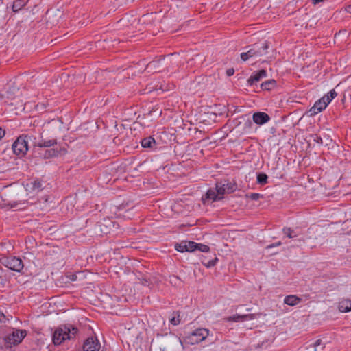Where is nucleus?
I'll list each match as a JSON object with an SVG mask.
<instances>
[{
    "instance_id": "1",
    "label": "nucleus",
    "mask_w": 351,
    "mask_h": 351,
    "mask_svg": "<svg viewBox=\"0 0 351 351\" xmlns=\"http://www.w3.org/2000/svg\"><path fill=\"white\" fill-rule=\"evenodd\" d=\"M175 54H170L167 56V58L158 59L149 62L147 65L146 70L148 73L160 72L164 70L167 71H171V67L174 65H178V61L175 60L173 56Z\"/></svg>"
},
{
    "instance_id": "2",
    "label": "nucleus",
    "mask_w": 351,
    "mask_h": 351,
    "mask_svg": "<svg viewBox=\"0 0 351 351\" xmlns=\"http://www.w3.org/2000/svg\"><path fill=\"white\" fill-rule=\"evenodd\" d=\"M77 329L72 326H61L57 328L53 334V343L60 345L66 340L72 339L77 333Z\"/></svg>"
},
{
    "instance_id": "3",
    "label": "nucleus",
    "mask_w": 351,
    "mask_h": 351,
    "mask_svg": "<svg viewBox=\"0 0 351 351\" xmlns=\"http://www.w3.org/2000/svg\"><path fill=\"white\" fill-rule=\"evenodd\" d=\"M337 95L336 91L332 89L328 94L317 101L313 106L308 110L310 116H314L324 110L328 104Z\"/></svg>"
},
{
    "instance_id": "4",
    "label": "nucleus",
    "mask_w": 351,
    "mask_h": 351,
    "mask_svg": "<svg viewBox=\"0 0 351 351\" xmlns=\"http://www.w3.org/2000/svg\"><path fill=\"white\" fill-rule=\"evenodd\" d=\"M268 48L269 45L267 42H265L261 45H254L247 52L241 54V58L243 61H246L250 58L263 56L267 53Z\"/></svg>"
},
{
    "instance_id": "5",
    "label": "nucleus",
    "mask_w": 351,
    "mask_h": 351,
    "mask_svg": "<svg viewBox=\"0 0 351 351\" xmlns=\"http://www.w3.org/2000/svg\"><path fill=\"white\" fill-rule=\"evenodd\" d=\"M26 335L25 330L14 329L12 333L8 334L3 339L5 347L12 348L13 346L19 344Z\"/></svg>"
},
{
    "instance_id": "6",
    "label": "nucleus",
    "mask_w": 351,
    "mask_h": 351,
    "mask_svg": "<svg viewBox=\"0 0 351 351\" xmlns=\"http://www.w3.org/2000/svg\"><path fill=\"white\" fill-rule=\"evenodd\" d=\"M209 335V330L204 328H199L190 332L186 337V341L191 345L197 344L204 341Z\"/></svg>"
},
{
    "instance_id": "7",
    "label": "nucleus",
    "mask_w": 351,
    "mask_h": 351,
    "mask_svg": "<svg viewBox=\"0 0 351 351\" xmlns=\"http://www.w3.org/2000/svg\"><path fill=\"white\" fill-rule=\"evenodd\" d=\"M19 88L15 86H8L0 93V101L3 104L12 105V101L14 99Z\"/></svg>"
},
{
    "instance_id": "8",
    "label": "nucleus",
    "mask_w": 351,
    "mask_h": 351,
    "mask_svg": "<svg viewBox=\"0 0 351 351\" xmlns=\"http://www.w3.org/2000/svg\"><path fill=\"white\" fill-rule=\"evenodd\" d=\"M12 149L15 154L23 156L28 150L27 141L23 138L21 136L17 138L12 145Z\"/></svg>"
},
{
    "instance_id": "9",
    "label": "nucleus",
    "mask_w": 351,
    "mask_h": 351,
    "mask_svg": "<svg viewBox=\"0 0 351 351\" xmlns=\"http://www.w3.org/2000/svg\"><path fill=\"white\" fill-rule=\"evenodd\" d=\"M236 189L237 186L235 184L227 181L216 184V190L221 199H223L224 194L233 193Z\"/></svg>"
},
{
    "instance_id": "10",
    "label": "nucleus",
    "mask_w": 351,
    "mask_h": 351,
    "mask_svg": "<svg viewBox=\"0 0 351 351\" xmlns=\"http://www.w3.org/2000/svg\"><path fill=\"white\" fill-rule=\"evenodd\" d=\"M4 264L10 269L17 272H20L24 267L22 260L15 256L7 258Z\"/></svg>"
},
{
    "instance_id": "11",
    "label": "nucleus",
    "mask_w": 351,
    "mask_h": 351,
    "mask_svg": "<svg viewBox=\"0 0 351 351\" xmlns=\"http://www.w3.org/2000/svg\"><path fill=\"white\" fill-rule=\"evenodd\" d=\"M101 344L96 337H89L84 343V351H99Z\"/></svg>"
},
{
    "instance_id": "12",
    "label": "nucleus",
    "mask_w": 351,
    "mask_h": 351,
    "mask_svg": "<svg viewBox=\"0 0 351 351\" xmlns=\"http://www.w3.org/2000/svg\"><path fill=\"white\" fill-rule=\"evenodd\" d=\"M267 76V72L265 70L262 69L257 72H254L247 80V85L253 86L258 82L261 79Z\"/></svg>"
},
{
    "instance_id": "13",
    "label": "nucleus",
    "mask_w": 351,
    "mask_h": 351,
    "mask_svg": "<svg viewBox=\"0 0 351 351\" xmlns=\"http://www.w3.org/2000/svg\"><path fill=\"white\" fill-rule=\"evenodd\" d=\"M25 189L29 193L36 194L42 190V184L38 180H32L27 183Z\"/></svg>"
},
{
    "instance_id": "14",
    "label": "nucleus",
    "mask_w": 351,
    "mask_h": 351,
    "mask_svg": "<svg viewBox=\"0 0 351 351\" xmlns=\"http://www.w3.org/2000/svg\"><path fill=\"white\" fill-rule=\"evenodd\" d=\"M252 119L253 121L257 125H263L270 120L269 116L263 112L254 113Z\"/></svg>"
},
{
    "instance_id": "15",
    "label": "nucleus",
    "mask_w": 351,
    "mask_h": 351,
    "mask_svg": "<svg viewBox=\"0 0 351 351\" xmlns=\"http://www.w3.org/2000/svg\"><path fill=\"white\" fill-rule=\"evenodd\" d=\"M256 315L255 314H247L243 315H234L233 316H230L228 318V321L232 322H243L245 320H251L254 319L256 317Z\"/></svg>"
},
{
    "instance_id": "16",
    "label": "nucleus",
    "mask_w": 351,
    "mask_h": 351,
    "mask_svg": "<svg viewBox=\"0 0 351 351\" xmlns=\"http://www.w3.org/2000/svg\"><path fill=\"white\" fill-rule=\"evenodd\" d=\"M211 199L212 201H217L222 199L220 195L217 193V191L215 189H209L206 193L205 197H203V200L204 199Z\"/></svg>"
},
{
    "instance_id": "17",
    "label": "nucleus",
    "mask_w": 351,
    "mask_h": 351,
    "mask_svg": "<svg viewBox=\"0 0 351 351\" xmlns=\"http://www.w3.org/2000/svg\"><path fill=\"white\" fill-rule=\"evenodd\" d=\"M23 138L27 141V145L29 143L32 144L34 147H38V142L36 141V136L32 134H28L25 135H21Z\"/></svg>"
},
{
    "instance_id": "18",
    "label": "nucleus",
    "mask_w": 351,
    "mask_h": 351,
    "mask_svg": "<svg viewBox=\"0 0 351 351\" xmlns=\"http://www.w3.org/2000/svg\"><path fill=\"white\" fill-rule=\"evenodd\" d=\"M40 154L43 158L47 159L52 157L58 156V151L56 149H50L45 150L43 154H41V153H40Z\"/></svg>"
},
{
    "instance_id": "19",
    "label": "nucleus",
    "mask_w": 351,
    "mask_h": 351,
    "mask_svg": "<svg viewBox=\"0 0 351 351\" xmlns=\"http://www.w3.org/2000/svg\"><path fill=\"white\" fill-rule=\"evenodd\" d=\"M300 301V299L295 295H288V296L285 297V298L284 300V302L286 304L289 305V306H295Z\"/></svg>"
},
{
    "instance_id": "20",
    "label": "nucleus",
    "mask_w": 351,
    "mask_h": 351,
    "mask_svg": "<svg viewBox=\"0 0 351 351\" xmlns=\"http://www.w3.org/2000/svg\"><path fill=\"white\" fill-rule=\"evenodd\" d=\"M27 3L24 0H14L12 7L14 12H17L21 10Z\"/></svg>"
},
{
    "instance_id": "21",
    "label": "nucleus",
    "mask_w": 351,
    "mask_h": 351,
    "mask_svg": "<svg viewBox=\"0 0 351 351\" xmlns=\"http://www.w3.org/2000/svg\"><path fill=\"white\" fill-rule=\"evenodd\" d=\"M156 144V141L154 138L149 136L147 138H145L141 141V145L145 148H151L153 147V145Z\"/></svg>"
},
{
    "instance_id": "22",
    "label": "nucleus",
    "mask_w": 351,
    "mask_h": 351,
    "mask_svg": "<svg viewBox=\"0 0 351 351\" xmlns=\"http://www.w3.org/2000/svg\"><path fill=\"white\" fill-rule=\"evenodd\" d=\"M339 310L341 312H348L351 311V301L346 300L340 302Z\"/></svg>"
},
{
    "instance_id": "23",
    "label": "nucleus",
    "mask_w": 351,
    "mask_h": 351,
    "mask_svg": "<svg viewBox=\"0 0 351 351\" xmlns=\"http://www.w3.org/2000/svg\"><path fill=\"white\" fill-rule=\"evenodd\" d=\"M276 83L274 80H267L261 84V87L263 90H269L275 87Z\"/></svg>"
},
{
    "instance_id": "24",
    "label": "nucleus",
    "mask_w": 351,
    "mask_h": 351,
    "mask_svg": "<svg viewBox=\"0 0 351 351\" xmlns=\"http://www.w3.org/2000/svg\"><path fill=\"white\" fill-rule=\"evenodd\" d=\"M57 144L56 139L43 140L41 143H38L39 147H50Z\"/></svg>"
},
{
    "instance_id": "25",
    "label": "nucleus",
    "mask_w": 351,
    "mask_h": 351,
    "mask_svg": "<svg viewBox=\"0 0 351 351\" xmlns=\"http://www.w3.org/2000/svg\"><path fill=\"white\" fill-rule=\"evenodd\" d=\"M217 261L218 258L217 257L211 260H208L206 257H203L202 260V264L208 268L215 266Z\"/></svg>"
},
{
    "instance_id": "26",
    "label": "nucleus",
    "mask_w": 351,
    "mask_h": 351,
    "mask_svg": "<svg viewBox=\"0 0 351 351\" xmlns=\"http://www.w3.org/2000/svg\"><path fill=\"white\" fill-rule=\"evenodd\" d=\"M267 176L265 173H258L257 175V183L261 185H264L267 182Z\"/></svg>"
},
{
    "instance_id": "27",
    "label": "nucleus",
    "mask_w": 351,
    "mask_h": 351,
    "mask_svg": "<svg viewBox=\"0 0 351 351\" xmlns=\"http://www.w3.org/2000/svg\"><path fill=\"white\" fill-rule=\"evenodd\" d=\"M186 252H193L196 250L197 243L193 241H186Z\"/></svg>"
},
{
    "instance_id": "28",
    "label": "nucleus",
    "mask_w": 351,
    "mask_h": 351,
    "mask_svg": "<svg viewBox=\"0 0 351 351\" xmlns=\"http://www.w3.org/2000/svg\"><path fill=\"white\" fill-rule=\"evenodd\" d=\"M282 232L289 238H293L297 236L290 228H284Z\"/></svg>"
},
{
    "instance_id": "29",
    "label": "nucleus",
    "mask_w": 351,
    "mask_h": 351,
    "mask_svg": "<svg viewBox=\"0 0 351 351\" xmlns=\"http://www.w3.org/2000/svg\"><path fill=\"white\" fill-rule=\"evenodd\" d=\"M186 241H182L180 243L176 244V246H175V248L178 252H186Z\"/></svg>"
},
{
    "instance_id": "30",
    "label": "nucleus",
    "mask_w": 351,
    "mask_h": 351,
    "mask_svg": "<svg viewBox=\"0 0 351 351\" xmlns=\"http://www.w3.org/2000/svg\"><path fill=\"white\" fill-rule=\"evenodd\" d=\"M196 250L203 252H207L210 250V247H209V246H208L206 245L197 243Z\"/></svg>"
},
{
    "instance_id": "31",
    "label": "nucleus",
    "mask_w": 351,
    "mask_h": 351,
    "mask_svg": "<svg viewBox=\"0 0 351 351\" xmlns=\"http://www.w3.org/2000/svg\"><path fill=\"white\" fill-rule=\"evenodd\" d=\"M263 195L259 194V193H251L249 195H247V197L249 198H250L252 200H258L261 197H262Z\"/></svg>"
},
{
    "instance_id": "32",
    "label": "nucleus",
    "mask_w": 351,
    "mask_h": 351,
    "mask_svg": "<svg viewBox=\"0 0 351 351\" xmlns=\"http://www.w3.org/2000/svg\"><path fill=\"white\" fill-rule=\"evenodd\" d=\"M313 141L317 144L322 145L323 143L322 138L320 136H318L317 135L312 136Z\"/></svg>"
},
{
    "instance_id": "33",
    "label": "nucleus",
    "mask_w": 351,
    "mask_h": 351,
    "mask_svg": "<svg viewBox=\"0 0 351 351\" xmlns=\"http://www.w3.org/2000/svg\"><path fill=\"white\" fill-rule=\"evenodd\" d=\"M8 320L9 318L2 311H0V322L5 323Z\"/></svg>"
},
{
    "instance_id": "34",
    "label": "nucleus",
    "mask_w": 351,
    "mask_h": 351,
    "mask_svg": "<svg viewBox=\"0 0 351 351\" xmlns=\"http://www.w3.org/2000/svg\"><path fill=\"white\" fill-rule=\"evenodd\" d=\"M170 322L173 324V325H178L180 324V319H179V315L178 316V317H172L171 319H170Z\"/></svg>"
},
{
    "instance_id": "35",
    "label": "nucleus",
    "mask_w": 351,
    "mask_h": 351,
    "mask_svg": "<svg viewBox=\"0 0 351 351\" xmlns=\"http://www.w3.org/2000/svg\"><path fill=\"white\" fill-rule=\"evenodd\" d=\"M245 130L247 129L248 130H250L251 128H252V122L251 120L250 119H247L245 123Z\"/></svg>"
},
{
    "instance_id": "36",
    "label": "nucleus",
    "mask_w": 351,
    "mask_h": 351,
    "mask_svg": "<svg viewBox=\"0 0 351 351\" xmlns=\"http://www.w3.org/2000/svg\"><path fill=\"white\" fill-rule=\"evenodd\" d=\"M281 244H282L281 242L278 241L277 243H273V244L267 245L266 247V248L267 249L272 248V247H274L280 246Z\"/></svg>"
},
{
    "instance_id": "37",
    "label": "nucleus",
    "mask_w": 351,
    "mask_h": 351,
    "mask_svg": "<svg viewBox=\"0 0 351 351\" xmlns=\"http://www.w3.org/2000/svg\"><path fill=\"white\" fill-rule=\"evenodd\" d=\"M5 131L0 128V141L4 137Z\"/></svg>"
},
{
    "instance_id": "38",
    "label": "nucleus",
    "mask_w": 351,
    "mask_h": 351,
    "mask_svg": "<svg viewBox=\"0 0 351 351\" xmlns=\"http://www.w3.org/2000/svg\"><path fill=\"white\" fill-rule=\"evenodd\" d=\"M67 278H69L72 281H75L77 280V276L75 274H71L69 276H67Z\"/></svg>"
},
{
    "instance_id": "39",
    "label": "nucleus",
    "mask_w": 351,
    "mask_h": 351,
    "mask_svg": "<svg viewBox=\"0 0 351 351\" xmlns=\"http://www.w3.org/2000/svg\"><path fill=\"white\" fill-rule=\"evenodd\" d=\"M234 70L233 69H229L227 70L226 73L228 76H231L234 74Z\"/></svg>"
},
{
    "instance_id": "40",
    "label": "nucleus",
    "mask_w": 351,
    "mask_h": 351,
    "mask_svg": "<svg viewBox=\"0 0 351 351\" xmlns=\"http://www.w3.org/2000/svg\"><path fill=\"white\" fill-rule=\"evenodd\" d=\"M321 343H322V340H320V339H318L315 341V343H314L315 351H317V349H316L317 346L321 345Z\"/></svg>"
},
{
    "instance_id": "41",
    "label": "nucleus",
    "mask_w": 351,
    "mask_h": 351,
    "mask_svg": "<svg viewBox=\"0 0 351 351\" xmlns=\"http://www.w3.org/2000/svg\"><path fill=\"white\" fill-rule=\"evenodd\" d=\"M58 151V155L59 154H64L66 152V149L65 148H62Z\"/></svg>"
},
{
    "instance_id": "42",
    "label": "nucleus",
    "mask_w": 351,
    "mask_h": 351,
    "mask_svg": "<svg viewBox=\"0 0 351 351\" xmlns=\"http://www.w3.org/2000/svg\"><path fill=\"white\" fill-rule=\"evenodd\" d=\"M345 10L346 12L351 13V5H349L347 7H346Z\"/></svg>"
},
{
    "instance_id": "43",
    "label": "nucleus",
    "mask_w": 351,
    "mask_h": 351,
    "mask_svg": "<svg viewBox=\"0 0 351 351\" xmlns=\"http://www.w3.org/2000/svg\"><path fill=\"white\" fill-rule=\"evenodd\" d=\"M147 282V281L145 280V282H143V285H145V282Z\"/></svg>"
}]
</instances>
